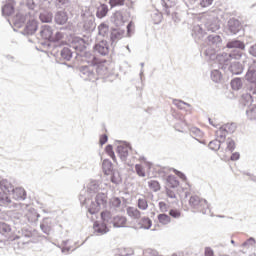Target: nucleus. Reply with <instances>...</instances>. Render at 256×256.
<instances>
[{
  "label": "nucleus",
  "instance_id": "33",
  "mask_svg": "<svg viewBox=\"0 0 256 256\" xmlns=\"http://www.w3.org/2000/svg\"><path fill=\"white\" fill-rule=\"evenodd\" d=\"M138 225L139 229L149 230L153 227V221H151V218L144 216L140 219Z\"/></svg>",
  "mask_w": 256,
  "mask_h": 256
},
{
  "label": "nucleus",
  "instance_id": "62",
  "mask_svg": "<svg viewBox=\"0 0 256 256\" xmlns=\"http://www.w3.org/2000/svg\"><path fill=\"white\" fill-rule=\"evenodd\" d=\"M126 29H127V37H131V35H133V31L135 29V24L133 23V21H130L127 26H126Z\"/></svg>",
  "mask_w": 256,
  "mask_h": 256
},
{
  "label": "nucleus",
  "instance_id": "48",
  "mask_svg": "<svg viewBox=\"0 0 256 256\" xmlns=\"http://www.w3.org/2000/svg\"><path fill=\"white\" fill-rule=\"evenodd\" d=\"M148 187L152 189V191H154L155 193H157V191H161V184H159V181L157 180L149 181Z\"/></svg>",
  "mask_w": 256,
  "mask_h": 256
},
{
  "label": "nucleus",
  "instance_id": "61",
  "mask_svg": "<svg viewBox=\"0 0 256 256\" xmlns=\"http://www.w3.org/2000/svg\"><path fill=\"white\" fill-rule=\"evenodd\" d=\"M138 207L142 209V211H145L147 207H149V204L147 203V200L145 198H139Z\"/></svg>",
  "mask_w": 256,
  "mask_h": 256
},
{
  "label": "nucleus",
  "instance_id": "17",
  "mask_svg": "<svg viewBox=\"0 0 256 256\" xmlns=\"http://www.w3.org/2000/svg\"><path fill=\"white\" fill-rule=\"evenodd\" d=\"M24 11L25 13L31 18L35 19L37 17V3H35V0H26L24 4Z\"/></svg>",
  "mask_w": 256,
  "mask_h": 256
},
{
  "label": "nucleus",
  "instance_id": "52",
  "mask_svg": "<svg viewBox=\"0 0 256 256\" xmlns=\"http://www.w3.org/2000/svg\"><path fill=\"white\" fill-rule=\"evenodd\" d=\"M173 105H175L178 109H181V110L185 109L183 105H185L186 107H191V104L179 99H174Z\"/></svg>",
  "mask_w": 256,
  "mask_h": 256
},
{
  "label": "nucleus",
  "instance_id": "14",
  "mask_svg": "<svg viewBox=\"0 0 256 256\" xmlns=\"http://www.w3.org/2000/svg\"><path fill=\"white\" fill-rule=\"evenodd\" d=\"M37 29H39V22L35 20V18H31L27 21L22 31V35H35V33H37Z\"/></svg>",
  "mask_w": 256,
  "mask_h": 256
},
{
  "label": "nucleus",
  "instance_id": "58",
  "mask_svg": "<svg viewBox=\"0 0 256 256\" xmlns=\"http://www.w3.org/2000/svg\"><path fill=\"white\" fill-rule=\"evenodd\" d=\"M111 9L115 8V7H121L123 5H125V0H109L108 1Z\"/></svg>",
  "mask_w": 256,
  "mask_h": 256
},
{
  "label": "nucleus",
  "instance_id": "4",
  "mask_svg": "<svg viewBox=\"0 0 256 256\" xmlns=\"http://www.w3.org/2000/svg\"><path fill=\"white\" fill-rule=\"evenodd\" d=\"M70 46L76 51V55H80V57H85L86 59H91V57L95 59V56L87 51V47H89V38L74 37L70 42Z\"/></svg>",
  "mask_w": 256,
  "mask_h": 256
},
{
  "label": "nucleus",
  "instance_id": "46",
  "mask_svg": "<svg viewBox=\"0 0 256 256\" xmlns=\"http://www.w3.org/2000/svg\"><path fill=\"white\" fill-rule=\"evenodd\" d=\"M157 219L162 225H169L171 223V217L165 213L159 214Z\"/></svg>",
  "mask_w": 256,
  "mask_h": 256
},
{
  "label": "nucleus",
  "instance_id": "44",
  "mask_svg": "<svg viewBox=\"0 0 256 256\" xmlns=\"http://www.w3.org/2000/svg\"><path fill=\"white\" fill-rule=\"evenodd\" d=\"M100 216H101V219H102V223H104L106 225L113 223V216H112L111 212L102 211Z\"/></svg>",
  "mask_w": 256,
  "mask_h": 256
},
{
  "label": "nucleus",
  "instance_id": "16",
  "mask_svg": "<svg viewBox=\"0 0 256 256\" xmlns=\"http://www.w3.org/2000/svg\"><path fill=\"white\" fill-rule=\"evenodd\" d=\"M29 19H32L31 16L27 15L25 11H20L13 18V24L19 29L23 27L25 22L29 21Z\"/></svg>",
  "mask_w": 256,
  "mask_h": 256
},
{
  "label": "nucleus",
  "instance_id": "35",
  "mask_svg": "<svg viewBox=\"0 0 256 256\" xmlns=\"http://www.w3.org/2000/svg\"><path fill=\"white\" fill-rule=\"evenodd\" d=\"M94 67V73L96 74V77H98V79L100 77H103L105 75H107V67L103 64H99V65H93Z\"/></svg>",
  "mask_w": 256,
  "mask_h": 256
},
{
  "label": "nucleus",
  "instance_id": "64",
  "mask_svg": "<svg viewBox=\"0 0 256 256\" xmlns=\"http://www.w3.org/2000/svg\"><path fill=\"white\" fill-rule=\"evenodd\" d=\"M136 173L139 175V177H145V170L143 169V166L140 164L135 165Z\"/></svg>",
  "mask_w": 256,
  "mask_h": 256
},
{
  "label": "nucleus",
  "instance_id": "20",
  "mask_svg": "<svg viewBox=\"0 0 256 256\" xmlns=\"http://www.w3.org/2000/svg\"><path fill=\"white\" fill-rule=\"evenodd\" d=\"M40 229L45 235H51L53 230V219L46 217L40 223Z\"/></svg>",
  "mask_w": 256,
  "mask_h": 256
},
{
  "label": "nucleus",
  "instance_id": "51",
  "mask_svg": "<svg viewBox=\"0 0 256 256\" xmlns=\"http://www.w3.org/2000/svg\"><path fill=\"white\" fill-rule=\"evenodd\" d=\"M109 33V26L107 24L102 23L98 26V34L102 37H105Z\"/></svg>",
  "mask_w": 256,
  "mask_h": 256
},
{
  "label": "nucleus",
  "instance_id": "50",
  "mask_svg": "<svg viewBox=\"0 0 256 256\" xmlns=\"http://www.w3.org/2000/svg\"><path fill=\"white\" fill-rule=\"evenodd\" d=\"M135 253L132 248H119L118 255L119 256H131Z\"/></svg>",
  "mask_w": 256,
  "mask_h": 256
},
{
  "label": "nucleus",
  "instance_id": "49",
  "mask_svg": "<svg viewBox=\"0 0 256 256\" xmlns=\"http://www.w3.org/2000/svg\"><path fill=\"white\" fill-rule=\"evenodd\" d=\"M211 79H212V81H214V83H219V81H221V79H223V75L221 74V72L219 70H213L211 72Z\"/></svg>",
  "mask_w": 256,
  "mask_h": 256
},
{
  "label": "nucleus",
  "instance_id": "43",
  "mask_svg": "<svg viewBox=\"0 0 256 256\" xmlns=\"http://www.w3.org/2000/svg\"><path fill=\"white\" fill-rule=\"evenodd\" d=\"M87 191L88 193H97V191H99V181L90 180L87 184Z\"/></svg>",
  "mask_w": 256,
  "mask_h": 256
},
{
  "label": "nucleus",
  "instance_id": "8",
  "mask_svg": "<svg viewBox=\"0 0 256 256\" xmlns=\"http://www.w3.org/2000/svg\"><path fill=\"white\" fill-rule=\"evenodd\" d=\"M245 77L246 81L250 83L246 90L250 91L253 95H256V59L253 60L252 64L249 66Z\"/></svg>",
  "mask_w": 256,
  "mask_h": 256
},
{
  "label": "nucleus",
  "instance_id": "53",
  "mask_svg": "<svg viewBox=\"0 0 256 256\" xmlns=\"http://www.w3.org/2000/svg\"><path fill=\"white\" fill-rule=\"evenodd\" d=\"M222 127L227 131L228 134H233V132L237 130V124L235 123H227L222 125Z\"/></svg>",
  "mask_w": 256,
  "mask_h": 256
},
{
  "label": "nucleus",
  "instance_id": "56",
  "mask_svg": "<svg viewBox=\"0 0 256 256\" xmlns=\"http://www.w3.org/2000/svg\"><path fill=\"white\" fill-rule=\"evenodd\" d=\"M226 145H227L226 147L227 151H230V153H233V151H235V147H236L235 140L231 138H227Z\"/></svg>",
  "mask_w": 256,
  "mask_h": 256
},
{
  "label": "nucleus",
  "instance_id": "10",
  "mask_svg": "<svg viewBox=\"0 0 256 256\" xmlns=\"http://www.w3.org/2000/svg\"><path fill=\"white\" fill-rule=\"evenodd\" d=\"M0 207H6L7 209H19L21 204L13 202L7 192L0 191Z\"/></svg>",
  "mask_w": 256,
  "mask_h": 256
},
{
  "label": "nucleus",
  "instance_id": "26",
  "mask_svg": "<svg viewBox=\"0 0 256 256\" xmlns=\"http://www.w3.org/2000/svg\"><path fill=\"white\" fill-rule=\"evenodd\" d=\"M111 23L115 25V27L120 28L125 25V18L123 17V13L117 11L111 17Z\"/></svg>",
  "mask_w": 256,
  "mask_h": 256
},
{
  "label": "nucleus",
  "instance_id": "23",
  "mask_svg": "<svg viewBox=\"0 0 256 256\" xmlns=\"http://www.w3.org/2000/svg\"><path fill=\"white\" fill-rule=\"evenodd\" d=\"M244 70L245 67L243 66V64L237 61L232 62L228 67V71H230L232 75H241Z\"/></svg>",
  "mask_w": 256,
  "mask_h": 256
},
{
  "label": "nucleus",
  "instance_id": "55",
  "mask_svg": "<svg viewBox=\"0 0 256 256\" xmlns=\"http://www.w3.org/2000/svg\"><path fill=\"white\" fill-rule=\"evenodd\" d=\"M105 151H106V153L109 155V157H111V159H112L113 161H117V157L115 156V152L113 151V145L108 144V145L105 147Z\"/></svg>",
  "mask_w": 256,
  "mask_h": 256
},
{
  "label": "nucleus",
  "instance_id": "6",
  "mask_svg": "<svg viewBox=\"0 0 256 256\" xmlns=\"http://www.w3.org/2000/svg\"><path fill=\"white\" fill-rule=\"evenodd\" d=\"M243 57V52L238 49L232 50L230 53L223 52L216 54L214 53V59L220 63V65H229V63L232 61V59H235L236 61H239Z\"/></svg>",
  "mask_w": 256,
  "mask_h": 256
},
{
  "label": "nucleus",
  "instance_id": "45",
  "mask_svg": "<svg viewBox=\"0 0 256 256\" xmlns=\"http://www.w3.org/2000/svg\"><path fill=\"white\" fill-rule=\"evenodd\" d=\"M228 132L223 126L216 131V136L220 139L221 143H225V139H227Z\"/></svg>",
  "mask_w": 256,
  "mask_h": 256
},
{
  "label": "nucleus",
  "instance_id": "13",
  "mask_svg": "<svg viewBox=\"0 0 256 256\" xmlns=\"http://www.w3.org/2000/svg\"><path fill=\"white\" fill-rule=\"evenodd\" d=\"M205 31H210L211 33H215L221 29V24L219 23V19L215 17H209L204 22Z\"/></svg>",
  "mask_w": 256,
  "mask_h": 256
},
{
  "label": "nucleus",
  "instance_id": "9",
  "mask_svg": "<svg viewBox=\"0 0 256 256\" xmlns=\"http://www.w3.org/2000/svg\"><path fill=\"white\" fill-rule=\"evenodd\" d=\"M80 77L84 79V81H92L95 82L99 80V77H97V74L95 73V66H80Z\"/></svg>",
  "mask_w": 256,
  "mask_h": 256
},
{
  "label": "nucleus",
  "instance_id": "41",
  "mask_svg": "<svg viewBox=\"0 0 256 256\" xmlns=\"http://www.w3.org/2000/svg\"><path fill=\"white\" fill-rule=\"evenodd\" d=\"M231 87L233 89V91H239L241 89H243V78H233L231 80Z\"/></svg>",
  "mask_w": 256,
  "mask_h": 256
},
{
  "label": "nucleus",
  "instance_id": "39",
  "mask_svg": "<svg viewBox=\"0 0 256 256\" xmlns=\"http://www.w3.org/2000/svg\"><path fill=\"white\" fill-rule=\"evenodd\" d=\"M0 189L2 192L11 193L13 191L14 186L11 182L7 181V179H3L0 181Z\"/></svg>",
  "mask_w": 256,
  "mask_h": 256
},
{
  "label": "nucleus",
  "instance_id": "30",
  "mask_svg": "<svg viewBox=\"0 0 256 256\" xmlns=\"http://www.w3.org/2000/svg\"><path fill=\"white\" fill-rule=\"evenodd\" d=\"M253 95L256 94L251 93V91H248V93L243 94L240 99L241 105L248 108L251 107V105H253Z\"/></svg>",
  "mask_w": 256,
  "mask_h": 256
},
{
  "label": "nucleus",
  "instance_id": "63",
  "mask_svg": "<svg viewBox=\"0 0 256 256\" xmlns=\"http://www.w3.org/2000/svg\"><path fill=\"white\" fill-rule=\"evenodd\" d=\"M255 243H256L255 238L250 237L247 241H245L242 244V247H246V249H249V247H253L255 245Z\"/></svg>",
  "mask_w": 256,
  "mask_h": 256
},
{
  "label": "nucleus",
  "instance_id": "54",
  "mask_svg": "<svg viewBox=\"0 0 256 256\" xmlns=\"http://www.w3.org/2000/svg\"><path fill=\"white\" fill-rule=\"evenodd\" d=\"M11 233V226L5 222H0V234Z\"/></svg>",
  "mask_w": 256,
  "mask_h": 256
},
{
  "label": "nucleus",
  "instance_id": "57",
  "mask_svg": "<svg viewBox=\"0 0 256 256\" xmlns=\"http://www.w3.org/2000/svg\"><path fill=\"white\" fill-rule=\"evenodd\" d=\"M167 183H169L172 189H176V187L179 185V182L175 178V176H171V175L167 177Z\"/></svg>",
  "mask_w": 256,
  "mask_h": 256
},
{
  "label": "nucleus",
  "instance_id": "15",
  "mask_svg": "<svg viewBox=\"0 0 256 256\" xmlns=\"http://www.w3.org/2000/svg\"><path fill=\"white\" fill-rule=\"evenodd\" d=\"M53 20L56 25H67L69 21V13L65 10H57L54 14Z\"/></svg>",
  "mask_w": 256,
  "mask_h": 256
},
{
  "label": "nucleus",
  "instance_id": "42",
  "mask_svg": "<svg viewBox=\"0 0 256 256\" xmlns=\"http://www.w3.org/2000/svg\"><path fill=\"white\" fill-rule=\"evenodd\" d=\"M246 115L250 121L256 120V104H253L246 109Z\"/></svg>",
  "mask_w": 256,
  "mask_h": 256
},
{
  "label": "nucleus",
  "instance_id": "7",
  "mask_svg": "<svg viewBox=\"0 0 256 256\" xmlns=\"http://www.w3.org/2000/svg\"><path fill=\"white\" fill-rule=\"evenodd\" d=\"M189 205L198 213H202V215H207V211H209V204L207 203V200L197 195H193L190 197Z\"/></svg>",
  "mask_w": 256,
  "mask_h": 256
},
{
  "label": "nucleus",
  "instance_id": "2",
  "mask_svg": "<svg viewBox=\"0 0 256 256\" xmlns=\"http://www.w3.org/2000/svg\"><path fill=\"white\" fill-rule=\"evenodd\" d=\"M79 201L81 205L86 206V209H88V213H90V215H95V213H99L100 209L107 208V194L103 192L98 193L94 200L87 199L83 195H80Z\"/></svg>",
  "mask_w": 256,
  "mask_h": 256
},
{
  "label": "nucleus",
  "instance_id": "31",
  "mask_svg": "<svg viewBox=\"0 0 256 256\" xmlns=\"http://www.w3.org/2000/svg\"><path fill=\"white\" fill-rule=\"evenodd\" d=\"M227 49H241L242 51L245 49V43L241 40L233 39L227 42Z\"/></svg>",
  "mask_w": 256,
  "mask_h": 256
},
{
  "label": "nucleus",
  "instance_id": "18",
  "mask_svg": "<svg viewBox=\"0 0 256 256\" xmlns=\"http://www.w3.org/2000/svg\"><path fill=\"white\" fill-rule=\"evenodd\" d=\"M73 59V50L71 48L65 46L59 51V61H61V65H67V61Z\"/></svg>",
  "mask_w": 256,
  "mask_h": 256
},
{
  "label": "nucleus",
  "instance_id": "27",
  "mask_svg": "<svg viewBox=\"0 0 256 256\" xmlns=\"http://www.w3.org/2000/svg\"><path fill=\"white\" fill-rule=\"evenodd\" d=\"M108 13L109 6L107 4L100 3V5L96 7V17L98 19H104V17H107Z\"/></svg>",
  "mask_w": 256,
  "mask_h": 256
},
{
  "label": "nucleus",
  "instance_id": "32",
  "mask_svg": "<svg viewBox=\"0 0 256 256\" xmlns=\"http://www.w3.org/2000/svg\"><path fill=\"white\" fill-rule=\"evenodd\" d=\"M94 231L100 235H105L106 233H109V227H107V224L104 222H95Z\"/></svg>",
  "mask_w": 256,
  "mask_h": 256
},
{
  "label": "nucleus",
  "instance_id": "28",
  "mask_svg": "<svg viewBox=\"0 0 256 256\" xmlns=\"http://www.w3.org/2000/svg\"><path fill=\"white\" fill-rule=\"evenodd\" d=\"M38 17L41 23H53L54 15L53 12L49 10L40 12Z\"/></svg>",
  "mask_w": 256,
  "mask_h": 256
},
{
  "label": "nucleus",
  "instance_id": "22",
  "mask_svg": "<svg viewBox=\"0 0 256 256\" xmlns=\"http://www.w3.org/2000/svg\"><path fill=\"white\" fill-rule=\"evenodd\" d=\"M10 193H12V197L15 201H25V199H27V192L21 187L13 188Z\"/></svg>",
  "mask_w": 256,
  "mask_h": 256
},
{
  "label": "nucleus",
  "instance_id": "19",
  "mask_svg": "<svg viewBox=\"0 0 256 256\" xmlns=\"http://www.w3.org/2000/svg\"><path fill=\"white\" fill-rule=\"evenodd\" d=\"M129 149H132L131 144L129 143H125V146H117L116 153L118 154L122 162L127 161V157H129Z\"/></svg>",
  "mask_w": 256,
  "mask_h": 256
},
{
  "label": "nucleus",
  "instance_id": "34",
  "mask_svg": "<svg viewBox=\"0 0 256 256\" xmlns=\"http://www.w3.org/2000/svg\"><path fill=\"white\" fill-rule=\"evenodd\" d=\"M102 169L104 175H111V173L114 171L113 170V162L109 159H104L102 162Z\"/></svg>",
  "mask_w": 256,
  "mask_h": 256
},
{
  "label": "nucleus",
  "instance_id": "38",
  "mask_svg": "<svg viewBox=\"0 0 256 256\" xmlns=\"http://www.w3.org/2000/svg\"><path fill=\"white\" fill-rule=\"evenodd\" d=\"M109 175L110 176V181L114 185H121L123 179L121 178V174L117 170H113Z\"/></svg>",
  "mask_w": 256,
  "mask_h": 256
},
{
  "label": "nucleus",
  "instance_id": "5",
  "mask_svg": "<svg viewBox=\"0 0 256 256\" xmlns=\"http://www.w3.org/2000/svg\"><path fill=\"white\" fill-rule=\"evenodd\" d=\"M81 21L78 23V27L84 31V33H93L97 24L95 23V16L90 15L89 12L81 11Z\"/></svg>",
  "mask_w": 256,
  "mask_h": 256
},
{
  "label": "nucleus",
  "instance_id": "11",
  "mask_svg": "<svg viewBox=\"0 0 256 256\" xmlns=\"http://www.w3.org/2000/svg\"><path fill=\"white\" fill-rule=\"evenodd\" d=\"M241 29H243V25H241V21H239L237 18H230L228 20L226 26L228 35H237Z\"/></svg>",
  "mask_w": 256,
  "mask_h": 256
},
{
  "label": "nucleus",
  "instance_id": "47",
  "mask_svg": "<svg viewBox=\"0 0 256 256\" xmlns=\"http://www.w3.org/2000/svg\"><path fill=\"white\" fill-rule=\"evenodd\" d=\"M221 140H212L209 142L208 147L211 151H219L221 149Z\"/></svg>",
  "mask_w": 256,
  "mask_h": 256
},
{
  "label": "nucleus",
  "instance_id": "36",
  "mask_svg": "<svg viewBox=\"0 0 256 256\" xmlns=\"http://www.w3.org/2000/svg\"><path fill=\"white\" fill-rule=\"evenodd\" d=\"M126 213H127L128 217H131V219H141V211H139V209H137L135 207L129 206L126 209Z\"/></svg>",
  "mask_w": 256,
  "mask_h": 256
},
{
  "label": "nucleus",
  "instance_id": "1",
  "mask_svg": "<svg viewBox=\"0 0 256 256\" xmlns=\"http://www.w3.org/2000/svg\"><path fill=\"white\" fill-rule=\"evenodd\" d=\"M63 37V32H55L53 26H50L49 24L42 25L36 35V39L40 45H47L48 43H59Z\"/></svg>",
  "mask_w": 256,
  "mask_h": 256
},
{
  "label": "nucleus",
  "instance_id": "60",
  "mask_svg": "<svg viewBox=\"0 0 256 256\" xmlns=\"http://www.w3.org/2000/svg\"><path fill=\"white\" fill-rule=\"evenodd\" d=\"M110 205H111V207H114V209H119V207H121V198L113 197L110 200Z\"/></svg>",
  "mask_w": 256,
  "mask_h": 256
},
{
  "label": "nucleus",
  "instance_id": "12",
  "mask_svg": "<svg viewBox=\"0 0 256 256\" xmlns=\"http://www.w3.org/2000/svg\"><path fill=\"white\" fill-rule=\"evenodd\" d=\"M94 53L107 57L109 55V42L107 40L97 41L93 46Z\"/></svg>",
  "mask_w": 256,
  "mask_h": 256
},
{
  "label": "nucleus",
  "instance_id": "40",
  "mask_svg": "<svg viewBox=\"0 0 256 256\" xmlns=\"http://www.w3.org/2000/svg\"><path fill=\"white\" fill-rule=\"evenodd\" d=\"M162 6L164 7L165 14L169 17L171 15V9L175 7V2L172 0H162Z\"/></svg>",
  "mask_w": 256,
  "mask_h": 256
},
{
  "label": "nucleus",
  "instance_id": "25",
  "mask_svg": "<svg viewBox=\"0 0 256 256\" xmlns=\"http://www.w3.org/2000/svg\"><path fill=\"white\" fill-rule=\"evenodd\" d=\"M192 37L196 43L202 41L203 37H205V30H203V27L200 25L194 26L192 29Z\"/></svg>",
  "mask_w": 256,
  "mask_h": 256
},
{
  "label": "nucleus",
  "instance_id": "3",
  "mask_svg": "<svg viewBox=\"0 0 256 256\" xmlns=\"http://www.w3.org/2000/svg\"><path fill=\"white\" fill-rule=\"evenodd\" d=\"M206 43L211 49L204 48L203 55L209 59L215 60V53L223 49V37L219 34H210L206 37Z\"/></svg>",
  "mask_w": 256,
  "mask_h": 256
},
{
  "label": "nucleus",
  "instance_id": "21",
  "mask_svg": "<svg viewBox=\"0 0 256 256\" xmlns=\"http://www.w3.org/2000/svg\"><path fill=\"white\" fill-rule=\"evenodd\" d=\"M125 36V30L121 28H112L110 33V40L112 41V45H115L119 39H123Z\"/></svg>",
  "mask_w": 256,
  "mask_h": 256
},
{
  "label": "nucleus",
  "instance_id": "29",
  "mask_svg": "<svg viewBox=\"0 0 256 256\" xmlns=\"http://www.w3.org/2000/svg\"><path fill=\"white\" fill-rule=\"evenodd\" d=\"M39 217H41V214L35 208H30L26 213V219L29 223H37Z\"/></svg>",
  "mask_w": 256,
  "mask_h": 256
},
{
  "label": "nucleus",
  "instance_id": "24",
  "mask_svg": "<svg viewBox=\"0 0 256 256\" xmlns=\"http://www.w3.org/2000/svg\"><path fill=\"white\" fill-rule=\"evenodd\" d=\"M112 225L113 227L117 229H121L123 227H127V217L121 216V215H116L112 218Z\"/></svg>",
  "mask_w": 256,
  "mask_h": 256
},
{
  "label": "nucleus",
  "instance_id": "59",
  "mask_svg": "<svg viewBox=\"0 0 256 256\" xmlns=\"http://www.w3.org/2000/svg\"><path fill=\"white\" fill-rule=\"evenodd\" d=\"M55 3L56 7L61 9L63 7H69V5H71V0H55Z\"/></svg>",
  "mask_w": 256,
  "mask_h": 256
},
{
  "label": "nucleus",
  "instance_id": "37",
  "mask_svg": "<svg viewBox=\"0 0 256 256\" xmlns=\"http://www.w3.org/2000/svg\"><path fill=\"white\" fill-rule=\"evenodd\" d=\"M15 13V6L11 3H6L3 7H2V15L4 17H9L12 14Z\"/></svg>",
  "mask_w": 256,
  "mask_h": 256
}]
</instances>
